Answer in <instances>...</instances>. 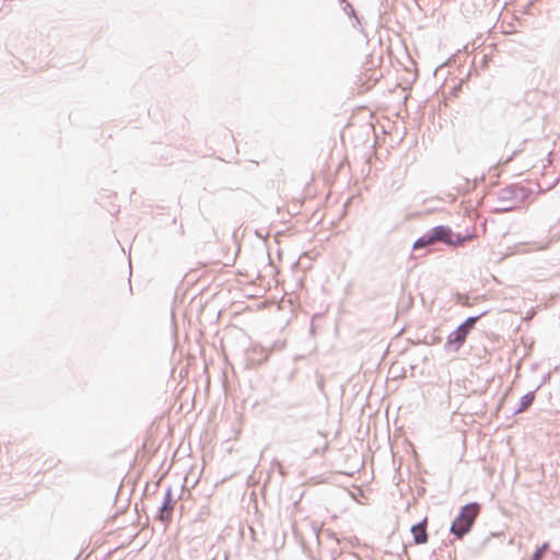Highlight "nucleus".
Masks as SVG:
<instances>
[{"label": "nucleus", "instance_id": "nucleus-1", "mask_svg": "<svg viewBox=\"0 0 560 560\" xmlns=\"http://www.w3.org/2000/svg\"><path fill=\"white\" fill-rule=\"evenodd\" d=\"M532 195V189L524 185H509L491 197L494 199L493 212L503 213L514 210Z\"/></svg>", "mask_w": 560, "mask_h": 560}, {"label": "nucleus", "instance_id": "nucleus-2", "mask_svg": "<svg viewBox=\"0 0 560 560\" xmlns=\"http://www.w3.org/2000/svg\"><path fill=\"white\" fill-rule=\"evenodd\" d=\"M480 505L477 502L465 504L457 517L453 521L451 526V533L456 538H463L468 534L478 516Z\"/></svg>", "mask_w": 560, "mask_h": 560}, {"label": "nucleus", "instance_id": "nucleus-3", "mask_svg": "<svg viewBox=\"0 0 560 560\" xmlns=\"http://www.w3.org/2000/svg\"><path fill=\"white\" fill-rule=\"evenodd\" d=\"M430 231L433 235L432 237L434 238L435 244L444 243L446 245H462L474 237L472 234H455L447 225H436L430 229Z\"/></svg>", "mask_w": 560, "mask_h": 560}, {"label": "nucleus", "instance_id": "nucleus-4", "mask_svg": "<svg viewBox=\"0 0 560 560\" xmlns=\"http://www.w3.org/2000/svg\"><path fill=\"white\" fill-rule=\"evenodd\" d=\"M469 332L463 327L458 326L455 330H453L448 336L445 343L446 351H458L462 346L465 343L467 336Z\"/></svg>", "mask_w": 560, "mask_h": 560}, {"label": "nucleus", "instance_id": "nucleus-5", "mask_svg": "<svg viewBox=\"0 0 560 560\" xmlns=\"http://www.w3.org/2000/svg\"><path fill=\"white\" fill-rule=\"evenodd\" d=\"M382 77L380 70L370 68L368 72L359 75L355 81L358 93L369 91Z\"/></svg>", "mask_w": 560, "mask_h": 560}, {"label": "nucleus", "instance_id": "nucleus-6", "mask_svg": "<svg viewBox=\"0 0 560 560\" xmlns=\"http://www.w3.org/2000/svg\"><path fill=\"white\" fill-rule=\"evenodd\" d=\"M425 523H427V518H424L423 521L411 526L410 530L413 536V541L417 545L425 544L428 541Z\"/></svg>", "mask_w": 560, "mask_h": 560}, {"label": "nucleus", "instance_id": "nucleus-7", "mask_svg": "<svg viewBox=\"0 0 560 560\" xmlns=\"http://www.w3.org/2000/svg\"><path fill=\"white\" fill-rule=\"evenodd\" d=\"M371 489H363L361 487L352 486V501L360 504H370Z\"/></svg>", "mask_w": 560, "mask_h": 560}, {"label": "nucleus", "instance_id": "nucleus-8", "mask_svg": "<svg viewBox=\"0 0 560 560\" xmlns=\"http://www.w3.org/2000/svg\"><path fill=\"white\" fill-rule=\"evenodd\" d=\"M432 233L431 231L429 230L427 233H424L423 235H421L415 243H413V246H412V249L413 250H419V249H423V248H427L431 245H434L435 242H434V238L432 237Z\"/></svg>", "mask_w": 560, "mask_h": 560}, {"label": "nucleus", "instance_id": "nucleus-9", "mask_svg": "<svg viewBox=\"0 0 560 560\" xmlns=\"http://www.w3.org/2000/svg\"><path fill=\"white\" fill-rule=\"evenodd\" d=\"M360 109L362 110V114H363V120H365L366 118L369 120L364 121V124L361 126L362 130H363V133L368 137H370L371 135L374 133V124L372 121V113L364 108L363 106H360Z\"/></svg>", "mask_w": 560, "mask_h": 560}, {"label": "nucleus", "instance_id": "nucleus-10", "mask_svg": "<svg viewBox=\"0 0 560 560\" xmlns=\"http://www.w3.org/2000/svg\"><path fill=\"white\" fill-rule=\"evenodd\" d=\"M535 400V390L528 392L522 396L518 407L513 411L514 415L525 411Z\"/></svg>", "mask_w": 560, "mask_h": 560}, {"label": "nucleus", "instance_id": "nucleus-11", "mask_svg": "<svg viewBox=\"0 0 560 560\" xmlns=\"http://www.w3.org/2000/svg\"><path fill=\"white\" fill-rule=\"evenodd\" d=\"M487 314V311L478 314V315H475V316H469L468 318H466L462 324L460 326H463L468 332H470L472 330V328L475 327L476 323Z\"/></svg>", "mask_w": 560, "mask_h": 560}, {"label": "nucleus", "instance_id": "nucleus-12", "mask_svg": "<svg viewBox=\"0 0 560 560\" xmlns=\"http://www.w3.org/2000/svg\"><path fill=\"white\" fill-rule=\"evenodd\" d=\"M161 511L172 515L173 505L171 494H167L165 497Z\"/></svg>", "mask_w": 560, "mask_h": 560}, {"label": "nucleus", "instance_id": "nucleus-13", "mask_svg": "<svg viewBox=\"0 0 560 560\" xmlns=\"http://www.w3.org/2000/svg\"><path fill=\"white\" fill-rule=\"evenodd\" d=\"M549 545L548 542L542 544L541 547H539L533 555L532 560H541L544 553L548 549Z\"/></svg>", "mask_w": 560, "mask_h": 560}, {"label": "nucleus", "instance_id": "nucleus-14", "mask_svg": "<svg viewBox=\"0 0 560 560\" xmlns=\"http://www.w3.org/2000/svg\"><path fill=\"white\" fill-rule=\"evenodd\" d=\"M351 14H352V27H355V24L359 25L360 27V32L363 33V25H362V22L361 20L359 19V16L357 15L354 9L352 8V11H351Z\"/></svg>", "mask_w": 560, "mask_h": 560}, {"label": "nucleus", "instance_id": "nucleus-15", "mask_svg": "<svg viewBox=\"0 0 560 560\" xmlns=\"http://www.w3.org/2000/svg\"><path fill=\"white\" fill-rule=\"evenodd\" d=\"M172 518V515L171 514H167L163 511L160 512V520L164 523H168Z\"/></svg>", "mask_w": 560, "mask_h": 560}, {"label": "nucleus", "instance_id": "nucleus-16", "mask_svg": "<svg viewBox=\"0 0 560 560\" xmlns=\"http://www.w3.org/2000/svg\"><path fill=\"white\" fill-rule=\"evenodd\" d=\"M516 152H513L511 156H509L505 161V163H509L510 161L513 160V158L515 156Z\"/></svg>", "mask_w": 560, "mask_h": 560}, {"label": "nucleus", "instance_id": "nucleus-17", "mask_svg": "<svg viewBox=\"0 0 560 560\" xmlns=\"http://www.w3.org/2000/svg\"><path fill=\"white\" fill-rule=\"evenodd\" d=\"M354 118H355V115H354V113L352 112V122H351V126H352V127L355 125V122H354Z\"/></svg>", "mask_w": 560, "mask_h": 560}]
</instances>
